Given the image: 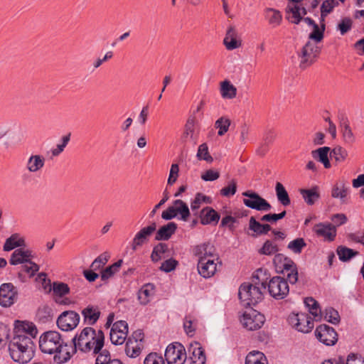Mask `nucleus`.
Returning <instances> with one entry per match:
<instances>
[{
    "instance_id": "69168bd1",
    "label": "nucleus",
    "mask_w": 364,
    "mask_h": 364,
    "mask_svg": "<svg viewBox=\"0 0 364 364\" xmlns=\"http://www.w3.org/2000/svg\"><path fill=\"white\" fill-rule=\"evenodd\" d=\"M338 6V2L335 0H325L321 6V11L329 14L333 9Z\"/></svg>"
},
{
    "instance_id": "680f3d73",
    "label": "nucleus",
    "mask_w": 364,
    "mask_h": 364,
    "mask_svg": "<svg viewBox=\"0 0 364 364\" xmlns=\"http://www.w3.org/2000/svg\"><path fill=\"white\" fill-rule=\"evenodd\" d=\"M21 268V271L29 274L30 277L34 276V274L39 270V266L31 259H29L28 262L23 263Z\"/></svg>"
},
{
    "instance_id": "0eeeda50",
    "label": "nucleus",
    "mask_w": 364,
    "mask_h": 364,
    "mask_svg": "<svg viewBox=\"0 0 364 364\" xmlns=\"http://www.w3.org/2000/svg\"><path fill=\"white\" fill-rule=\"evenodd\" d=\"M321 51L320 48L314 42L309 41L302 48L300 58V68L305 69L314 63Z\"/></svg>"
},
{
    "instance_id": "4c0bfd02",
    "label": "nucleus",
    "mask_w": 364,
    "mask_h": 364,
    "mask_svg": "<svg viewBox=\"0 0 364 364\" xmlns=\"http://www.w3.org/2000/svg\"><path fill=\"white\" fill-rule=\"evenodd\" d=\"M126 354L130 358H136L141 353L140 343L128 338L125 348Z\"/></svg>"
},
{
    "instance_id": "cd10ccee",
    "label": "nucleus",
    "mask_w": 364,
    "mask_h": 364,
    "mask_svg": "<svg viewBox=\"0 0 364 364\" xmlns=\"http://www.w3.org/2000/svg\"><path fill=\"white\" fill-rule=\"evenodd\" d=\"M154 285L151 283L144 284L138 292V299L141 304L146 305L154 294Z\"/></svg>"
},
{
    "instance_id": "a19ab883",
    "label": "nucleus",
    "mask_w": 364,
    "mask_h": 364,
    "mask_svg": "<svg viewBox=\"0 0 364 364\" xmlns=\"http://www.w3.org/2000/svg\"><path fill=\"white\" fill-rule=\"evenodd\" d=\"M122 259H119L113 264L107 267L101 272V279L102 281H106L112 277L116 272L119 270L122 264Z\"/></svg>"
},
{
    "instance_id": "4d7b16f0",
    "label": "nucleus",
    "mask_w": 364,
    "mask_h": 364,
    "mask_svg": "<svg viewBox=\"0 0 364 364\" xmlns=\"http://www.w3.org/2000/svg\"><path fill=\"white\" fill-rule=\"evenodd\" d=\"M353 21L348 17L341 19V22L337 26V29L340 33L343 36L348 33L352 28Z\"/></svg>"
},
{
    "instance_id": "49530a36",
    "label": "nucleus",
    "mask_w": 364,
    "mask_h": 364,
    "mask_svg": "<svg viewBox=\"0 0 364 364\" xmlns=\"http://www.w3.org/2000/svg\"><path fill=\"white\" fill-rule=\"evenodd\" d=\"M341 128L344 140L348 143L354 142L355 137L347 120L341 122Z\"/></svg>"
},
{
    "instance_id": "9d476101",
    "label": "nucleus",
    "mask_w": 364,
    "mask_h": 364,
    "mask_svg": "<svg viewBox=\"0 0 364 364\" xmlns=\"http://www.w3.org/2000/svg\"><path fill=\"white\" fill-rule=\"evenodd\" d=\"M164 355L168 364H183L186 359L183 346L178 343L168 345Z\"/></svg>"
},
{
    "instance_id": "603ef678",
    "label": "nucleus",
    "mask_w": 364,
    "mask_h": 364,
    "mask_svg": "<svg viewBox=\"0 0 364 364\" xmlns=\"http://www.w3.org/2000/svg\"><path fill=\"white\" fill-rule=\"evenodd\" d=\"M53 291L55 295L63 297L70 292V288L67 284L55 282L53 284Z\"/></svg>"
},
{
    "instance_id": "6e6552de",
    "label": "nucleus",
    "mask_w": 364,
    "mask_h": 364,
    "mask_svg": "<svg viewBox=\"0 0 364 364\" xmlns=\"http://www.w3.org/2000/svg\"><path fill=\"white\" fill-rule=\"evenodd\" d=\"M264 321L263 314L251 309L244 313L241 323L247 330L256 331L263 326Z\"/></svg>"
},
{
    "instance_id": "a18cd8bd",
    "label": "nucleus",
    "mask_w": 364,
    "mask_h": 364,
    "mask_svg": "<svg viewBox=\"0 0 364 364\" xmlns=\"http://www.w3.org/2000/svg\"><path fill=\"white\" fill-rule=\"evenodd\" d=\"M196 156L198 160H204L208 163L213 161V158L209 154L207 144L203 143L198 146Z\"/></svg>"
},
{
    "instance_id": "7c9ffc66",
    "label": "nucleus",
    "mask_w": 364,
    "mask_h": 364,
    "mask_svg": "<svg viewBox=\"0 0 364 364\" xmlns=\"http://www.w3.org/2000/svg\"><path fill=\"white\" fill-rule=\"evenodd\" d=\"M96 336L90 340V351L93 353H99L104 346L105 335L102 330L95 331Z\"/></svg>"
},
{
    "instance_id": "423d86ee",
    "label": "nucleus",
    "mask_w": 364,
    "mask_h": 364,
    "mask_svg": "<svg viewBox=\"0 0 364 364\" xmlns=\"http://www.w3.org/2000/svg\"><path fill=\"white\" fill-rule=\"evenodd\" d=\"M242 195L245 197L243 203L247 208L258 211H269L272 208L269 203L255 192L247 191L242 193Z\"/></svg>"
},
{
    "instance_id": "c03bdc74",
    "label": "nucleus",
    "mask_w": 364,
    "mask_h": 364,
    "mask_svg": "<svg viewBox=\"0 0 364 364\" xmlns=\"http://www.w3.org/2000/svg\"><path fill=\"white\" fill-rule=\"evenodd\" d=\"M168 251V245L165 243H159L156 245L151 252V259L154 262H156L161 259V255Z\"/></svg>"
},
{
    "instance_id": "09e8293b",
    "label": "nucleus",
    "mask_w": 364,
    "mask_h": 364,
    "mask_svg": "<svg viewBox=\"0 0 364 364\" xmlns=\"http://www.w3.org/2000/svg\"><path fill=\"white\" fill-rule=\"evenodd\" d=\"M109 258V255L107 252H104L98 256L91 264V269L94 271L100 269L107 262Z\"/></svg>"
},
{
    "instance_id": "9b49d317",
    "label": "nucleus",
    "mask_w": 364,
    "mask_h": 364,
    "mask_svg": "<svg viewBox=\"0 0 364 364\" xmlns=\"http://www.w3.org/2000/svg\"><path fill=\"white\" fill-rule=\"evenodd\" d=\"M80 321V315L74 311H63L57 319V325L64 331H72L77 327Z\"/></svg>"
},
{
    "instance_id": "f257e3e1",
    "label": "nucleus",
    "mask_w": 364,
    "mask_h": 364,
    "mask_svg": "<svg viewBox=\"0 0 364 364\" xmlns=\"http://www.w3.org/2000/svg\"><path fill=\"white\" fill-rule=\"evenodd\" d=\"M39 348L43 353L54 355V361L58 364L65 363L72 357L70 346L55 331L43 333L39 338Z\"/></svg>"
},
{
    "instance_id": "e2e57ef3",
    "label": "nucleus",
    "mask_w": 364,
    "mask_h": 364,
    "mask_svg": "<svg viewBox=\"0 0 364 364\" xmlns=\"http://www.w3.org/2000/svg\"><path fill=\"white\" fill-rule=\"evenodd\" d=\"M70 139V134H68L62 138V143L58 144L56 148L53 149L51 151L53 156H58L60 155L63 151L67 144H68Z\"/></svg>"
},
{
    "instance_id": "4be33fe9",
    "label": "nucleus",
    "mask_w": 364,
    "mask_h": 364,
    "mask_svg": "<svg viewBox=\"0 0 364 364\" xmlns=\"http://www.w3.org/2000/svg\"><path fill=\"white\" fill-rule=\"evenodd\" d=\"M177 230V224L173 222H170L166 225L161 226L156 232L155 240H168L176 232Z\"/></svg>"
},
{
    "instance_id": "4468645a",
    "label": "nucleus",
    "mask_w": 364,
    "mask_h": 364,
    "mask_svg": "<svg viewBox=\"0 0 364 364\" xmlns=\"http://www.w3.org/2000/svg\"><path fill=\"white\" fill-rule=\"evenodd\" d=\"M218 264L221 266V262L219 259H200L198 262V273L204 278H210L215 274L217 271Z\"/></svg>"
},
{
    "instance_id": "13d9d810",
    "label": "nucleus",
    "mask_w": 364,
    "mask_h": 364,
    "mask_svg": "<svg viewBox=\"0 0 364 364\" xmlns=\"http://www.w3.org/2000/svg\"><path fill=\"white\" fill-rule=\"evenodd\" d=\"M127 334L124 333L117 332L116 331L110 330L109 337L111 342L114 345H122L124 343Z\"/></svg>"
},
{
    "instance_id": "f704fd0d",
    "label": "nucleus",
    "mask_w": 364,
    "mask_h": 364,
    "mask_svg": "<svg viewBox=\"0 0 364 364\" xmlns=\"http://www.w3.org/2000/svg\"><path fill=\"white\" fill-rule=\"evenodd\" d=\"M25 246V241L23 238L19 237L18 234H13L10 237L7 238L4 245V251H10L16 247Z\"/></svg>"
},
{
    "instance_id": "a211bd4d",
    "label": "nucleus",
    "mask_w": 364,
    "mask_h": 364,
    "mask_svg": "<svg viewBox=\"0 0 364 364\" xmlns=\"http://www.w3.org/2000/svg\"><path fill=\"white\" fill-rule=\"evenodd\" d=\"M194 255L200 259H219L218 255L215 253V247L210 243H205L198 245L194 248Z\"/></svg>"
},
{
    "instance_id": "864d4df0",
    "label": "nucleus",
    "mask_w": 364,
    "mask_h": 364,
    "mask_svg": "<svg viewBox=\"0 0 364 364\" xmlns=\"http://www.w3.org/2000/svg\"><path fill=\"white\" fill-rule=\"evenodd\" d=\"M278 251L277 245L268 240L264 242L262 247L259 250V253L264 255H272Z\"/></svg>"
},
{
    "instance_id": "72a5a7b5",
    "label": "nucleus",
    "mask_w": 364,
    "mask_h": 364,
    "mask_svg": "<svg viewBox=\"0 0 364 364\" xmlns=\"http://www.w3.org/2000/svg\"><path fill=\"white\" fill-rule=\"evenodd\" d=\"M287 11L291 12L292 16L290 19L291 22L295 24H299V22L302 20V16H305L307 14L306 9L305 7H301L298 5H294L291 7H287Z\"/></svg>"
},
{
    "instance_id": "473e14b6",
    "label": "nucleus",
    "mask_w": 364,
    "mask_h": 364,
    "mask_svg": "<svg viewBox=\"0 0 364 364\" xmlns=\"http://www.w3.org/2000/svg\"><path fill=\"white\" fill-rule=\"evenodd\" d=\"M275 191L278 201L284 206H288L291 203L289 194L284 186L279 182L275 186Z\"/></svg>"
},
{
    "instance_id": "e433bc0d",
    "label": "nucleus",
    "mask_w": 364,
    "mask_h": 364,
    "mask_svg": "<svg viewBox=\"0 0 364 364\" xmlns=\"http://www.w3.org/2000/svg\"><path fill=\"white\" fill-rule=\"evenodd\" d=\"M305 305L309 308V312L316 319L321 318V311L319 309L318 301L312 297H307L304 299Z\"/></svg>"
},
{
    "instance_id": "79ce46f5",
    "label": "nucleus",
    "mask_w": 364,
    "mask_h": 364,
    "mask_svg": "<svg viewBox=\"0 0 364 364\" xmlns=\"http://www.w3.org/2000/svg\"><path fill=\"white\" fill-rule=\"evenodd\" d=\"M337 254L340 260L346 262L357 255L358 252L346 247L339 246L337 248Z\"/></svg>"
},
{
    "instance_id": "20e7f679",
    "label": "nucleus",
    "mask_w": 364,
    "mask_h": 364,
    "mask_svg": "<svg viewBox=\"0 0 364 364\" xmlns=\"http://www.w3.org/2000/svg\"><path fill=\"white\" fill-rule=\"evenodd\" d=\"M95 336V330L93 328H84L72 339L73 347L70 346L71 354L76 353L77 350L83 353L90 352V340L94 339Z\"/></svg>"
},
{
    "instance_id": "ea45409f",
    "label": "nucleus",
    "mask_w": 364,
    "mask_h": 364,
    "mask_svg": "<svg viewBox=\"0 0 364 364\" xmlns=\"http://www.w3.org/2000/svg\"><path fill=\"white\" fill-rule=\"evenodd\" d=\"M348 187L344 182L337 183L332 188L331 196L335 198H340L343 202L347 196Z\"/></svg>"
},
{
    "instance_id": "5fc2aeb1",
    "label": "nucleus",
    "mask_w": 364,
    "mask_h": 364,
    "mask_svg": "<svg viewBox=\"0 0 364 364\" xmlns=\"http://www.w3.org/2000/svg\"><path fill=\"white\" fill-rule=\"evenodd\" d=\"M262 273L263 271L261 269H258L256 274H253L252 282H250V284L260 287L261 291L266 289L267 287V282L264 281V278H261V274Z\"/></svg>"
},
{
    "instance_id": "1a4fd4ad",
    "label": "nucleus",
    "mask_w": 364,
    "mask_h": 364,
    "mask_svg": "<svg viewBox=\"0 0 364 364\" xmlns=\"http://www.w3.org/2000/svg\"><path fill=\"white\" fill-rule=\"evenodd\" d=\"M288 321L293 328L301 333H307L314 328L311 317L306 314H291Z\"/></svg>"
},
{
    "instance_id": "aec40b11",
    "label": "nucleus",
    "mask_w": 364,
    "mask_h": 364,
    "mask_svg": "<svg viewBox=\"0 0 364 364\" xmlns=\"http://www.w3.org/2000/svg\"><path fill=\"white\" fill-rule=\"evenodd\" d=\"M191 364H205L206 357L203 349L199 343L191 344L188 348Z\"/></svg>"
},
{
    "instance_id": "6ab92c4d",
    "label": "nucleus",
    "mask_w": 364,
    "mask_h": 364,
    "mask_svg": "<svg viewBox=\"0 0 364 364\" xmlns=\"http://www.w3.org/2000/svg\"><path fill=\"white\" fill-rule=\"evenodd\" d=\"M200 223L203 225L217 224L220 220V215L211 207H205L199 213Z\"/></svg>"
},
{
    "instance_id": "37998d69",
    "label": "nucleus",
    "mask_w": 364,
    "mask_h": 364,
    "mask_svg": "<svg viewBox=\"0 0 364 364\" xmlns=\"http://www.w3.org/2000/svg\"><path fill=\"white\" fill-rule=\"evenodd\" d=\"M312 27L313 31L309 35V38L314 41L316 43L321 42L323 38L326 25H321L319 27L318 24L316 23Z\"/></svg>"
},
{
    "instance_id": "338daca9",
    "label": "nucleus",
    "mask_w": 364,
    "mask_h": 364,
    "mask_svg": "<svg viewBox=\"0 0 364 364\" xmlns=\"http://www.w3.org/2000/svg\"><path fill=\"white\" fill-rule=\"evenodd\" d=\"M144 364H164L163 358L156 353L149 354L145 360Z\"/></svg>"
},
{
    "instance_id": "39448f33",
    "label": "nucleus",
    "mask_w": 364,
    "mask_h": 364,
    "mask_svg": "<svg viewBox=\"0 0 364 364\" xmlns=\"http://www.w3.org/2000/svg\"><path fill=\"white\" fill-rule=\"evenodd\" d=\"M267 288L270 296L277 300L284 299L289 291L287 281L279 276L272 278L267 284Z\"/></svg>"
},
{
    "instance_id": "7ed1b4c3",
    "label": "nucleus",
    "mask_w": 364,
    "mask_h": 364,
    "mask_svg": "<svg viewBox=\"0 0 364 364\" xmlns=\"http://www.w3.org/2000/svg\"><path fill=\"white\" fill-rule=\"evenodd\" d=\"M239 299L242 304L247 307L255 305L263 299L261 287L250 284V282L242 284L238 291Z\"/></svg>"
},
{
    "instance_id": "8fccbe9b",
    "label": "nucleus",
    "mask_w": 364,
    "mask_h": 364,
    "mask_svg": "<svg viewBox=\"0 0 364 364\" xmlns=\"http://www.w3.org/2000/svg\"><path fill=\"white\" fill-rule=\"evenodd\" d=\"M230 125V120L225 117H220L218 120H216L215 123V127L216 129H219L218 134L219 136L224 135L229 129Z\"/></svg>"
},
{
    "instance_id": "2eb2a0df",
    "label": "nucleus",
    "mask_w": 364,
    "mask_h": 364,
    "mask_svg": "<svg viewBox=\"0 0 364 364\" xmlns=\"http://www.w3.org/2000/svg\"><path fill=\"white\" fill-rule=\"evenodd\" d=\"M156 229V223H152L150 225L147 227H144L142 229H141L134 236L132 244V248L133 250H136L138 247L141 246L144 243L146 242L148 237L151 236L153 232Z\"/></svg>"
},
{
    "instance_id": "0e129e2a",
    "label": "nucleus",
    "mask_w": 364,
    "mask_h": 364,
    "mask_svg": "<svg viewBox=\"0 0 364 364\" xmlns=\"http://www.w3.org/2000/svg\"><path fill=\"white\" fill-rule=\"evenodd\" d=\"M179 167L177 164H173L171 166L169 176L167 181V184L172 186L178 177Z\"/></svg>"
},
{
    "instance_id": "393cba45",
    "label": "nucleus",
    "mask_w": 364,
    "mask_h": 364,
    "mask_svg": "<svg viewBox=\"0 0 364 364\" xmlns=\"http://www.w3.org/2000/svg\"><path fill=\"white\" fill-rule=\"evenodd\" d=\"M223 42L228 50H234L241 46L240 41L237 40V33L234 27H230L227 31Z\"/></svg>"
},
{
    "instance_id": "2f4dec72",
    "label": "nucleus",
    "mask_w": 364,
    "mask_h": 364,
    "mask_svg": "<svg viewBox=\"0 0 364 364\" xmlns=\"http://www.w3.org/2000/svg\"><path fill=\"white\" fill-rule=\"evenodd\" d=\"M220 94L224 99H233L237 95V88L228 80L220 84Z\"/></svg>"
},
{
    "instance_id": "3c124183",
    "label": "nucleus",
    "mask_w": 364,
    "mask_h": 364,
    "mask_svg": "<svg viewBox=\"0 0 364 364\" xmlns=\"http://www.w3.org/2000/svg\"><path fill=\"white\" fill-rule=\"evenodd\" d=\"M306 246V243L305 242L304 240L301 237H299L291 241L288 244L287 248L296 254H299L301 252L302 249Z\"/></svg>"
},
{
    "instance_id": "c756f323",
    "label": "nucleus",
    "mask_w": 364,
    "mask_h": 364,
    "mask_svg": "<svg viewBox=\"0 0 364 364\" xmlns=\"http://www.w3.org/2000/svg\"><path fill=\"white\" fill-rule=\"evenodd\" d=\"M173 207L175 209L176 215H180V219L187 221L190 216V210L188 205L182 200L178 199L173 201Z\"/></svg>"
},
{
    "instance_id": "c9c22d12",
    "label": "nucleus",
    "mask_w": 364,
    "mask_h": 364,
    "mask_svg": "<svg viewBox=\"0 0 364 364\" xmlns=\"http://www.w3.org/2000/svg\"><path fill=\"white\" fill-rule=\"evenodd\" d=\"M245 364H267V361L264 353L254 350L246 356Z\"/></svg>"
},
{
    "instance_id": "de8ad7c7",
    "label": "nucleus",
    "mask_w": 364,
    "mask_h": 364,
    "mask_svg": "<svg viewBox=\"0 0 364 364\" xmlns=\"http://www.w3.org/2000/svg\"><path fill=\"white\" fill-rule=\"evenodd\" d=\"M330 156L337 162H343L348 156V151L344 148L337 146L331 150Z\"/></svg>"
},
{
    "instance_id": "f3484780",
    "label": "nucleus",
    "mask_w": 364,
    "mask_h": 364,
    "mask_svg": "<svg viewBox=\"0 0 364 364\" xmlns=\"http://www.w3.org/2000/svg\"><path fill=\"white\" fill-rule=\"evenodd\" d=\"M38 333V330L33 323L27 321L15 322L14 335H24L26 336L35 338Z\"/></svg>"
},
{
    "instance_id": "bf43d9fd",
    "label": "nucleus",
    "mask_w": 364,
    "mask_h": 364,
    "mask_svg": "<svg viewBox=\"0 0 364 364\" xmlns=\"http://www.w3.org/2000/svg\"><path fill=\"white\" fill-rule=\"evenodd\" d=\"M237 191V182L235 179H232L228 184V186L220 190V194L225 197H229L235 194Z\"/></svg>"
},
{
    "instance_id": "5701e85b",
    "label": "nucleus",
    "mask_w": 364,
    "mask_h": 364,
    "mask_svg": "<svg viewBox=\"0 0 364 364\" xmlns=\"http://www.w3.org/2000/svg\"><path fill=\"white\" fill-rule=\"evenodd\" d=\"M283 269L284 274L287 275L288 281L291 284H295L298 280V272L296 264L292 260L285 258Z\"/></svg>"
},
{
    "instance_id": "412c9836",
    "label": "nucleus",
    "mask_w": 364,
    "mask_h": 364,
    "mask_svg": "<svg viewBox=\"0 0 364 364\" xmlns=\"http://www.w3.org/2000/svg\"><path fill=\"white\" fill-rule=\"evenodd\" d=\"M299 193L304 202L308 205H314L319 200L321 196L319 188L316 186L309 189L301 188L299 190Z\"/></svg>"
},
{
    "instance_id": "ddd939ff",
    "label": "nucleus",
    "mask_w": 364,
    "mask_h": 364,
    "mask_svg": "<svg viewBox=\"0 0 364 364\" xmlns=\"http://www.w3.org/2000/svg\"><path fill=\"white\" fill-rule=\"evenodd\" d=\"M18 292L11 283H5L0 286V305L3 307L11 306L17 299Z\"/></svg>"
},
{
    "instance_id": "dca6fc26",
    "label": "nucleus",
    "mask_w": 364,
    "mask_h": 364,
    "mask_svg": "<svg viewBox=\"0 0 364 364\" xmlns=\"http://www.w3.org/2000/svg\"><path fill=\"white\" fill-rule=\"evenodd\" d=\"M313 230L318 236L323 237L328 241L334 240L336 235V227L330 223H318L314 227Z\"/></svg>"
},
{
    "instance_id": "b1692460",
    "label": "nucleus",
    "mask_w": 364,
    "mask_h": 364,
    "mask_svg": "<svg viewBox=\"0 0 364 364\" xmlns=\"http://www.w3.org/2000/svg\"><path fill=\"white\" fill-rule=\"evenodd\" d=\"M84 321L89 325L95 324L100 316V311L97 306L89 305L82 311Z\"/></svg>"
},
{
    "instance_id": "58836bf2",
    "label": "nucleus",
    "mask_w": 364,
    "mask_h": 364,
    "mask_svg": "<svg viewBox=\"0 0 364 364\" xmlns=\"http://www.w3.org/2000/svg\"><path fill=\"white\" fill-rule=\"evenodd\" d=\"M265 17L270 25L277 26L280 24L282 16L281 13L274 9H267L265 11Z\"/></svg>"
},
{
    "instance_id": "6e6d98bb",
    "label": "nucleus",
    "mask_w": 364,
    "mask_h": 364,
    "mask_svg": "<svg viewBox=\"0 0 364 364\" xmlns=\"http://www.w3.org/2000/svg\"><path fill=\"white\" fill-rule=\"evenodd\" d=\"M325 319L333 324H337L340 321L338 312L333 308H328L325 310Z\"/></svg>"
},
{
    "instance_id": "774afa93",
    "label": "nucleus",
    "mask_w": 364,
    "mask_h": 364,
    "mask_svg": "<svg viewBox=\"0 0 364 364\" xmlns=\"http://www.w3.org/2000/svg\"><path fill=\"white\" fill-rule=\"evenodd\" d=\"M112 360L109 353L107 350H104L99 353L95 364H108Z\"/></svg>"
},
{
    "instance_id": "f03ea898",
    "label": "nucleus",
    "mask_w": 364,
    "mask_h": 364,
    "mask_svg": "<svg viewBox=\"0 0 364 364\" xmlns=\"http://www.w3.org/2000/svg\"><path fill=\"white\" fill-rule=\"evenodd\" d=\"M9 350L15 362L27 363L34 355V344L29 336L14 335L9 344Z\"/></svg>"
},
{
    "instance_id": "052dcab7",
    "label": "nucleus",
    "mask_w": 364,
    "mask_h": 364,
    "mask_svg": "<svg viewBox=\"0 0 364 364\" xmlns=\"http://www.w3.org/2000/svg\"><path fill=\"white\" fill-rule=\"evenodd\" d=\"M287 214L286 210L282 211L280 213H269L263 215L260 220L263 222L276 223L277 220H281L285 217Z\"/></svg>"
},
{
    "instance_id": "a878e982",
    "label": "nucleus",
    "mask_w": 364,
    "mask_h": 364,
    "mask_svg": "<svg viewBox=\"0 0 364 364\" xmlns=\"http://www.w3.org/2000/svg\"><path fill=\"white\" fill-rule=\"evenodd\" d=\"M45 164V159L41 155H31L26 164V169L31 173L40 171Z\"/></svg>"
},
{
    "instance_id": "bb28decb",
    "label": "nucleus",
    "mask_w": 364,
    "mask_h": 364,
    "mask_svg": "<svg viewBox=\"0 0 364 364\" xmlns=\"http://www.w3.org/2000/svg\"><path fill=\"white\" fill-rule=\"evenodd\" d=\"M31 257V251L23 250V249L20 248L16 250L12 253L9 262L12 265H17L18 264H23L28 262Z\"/></svg>"
},
{
    "instance_id": "c85d7f7f",
    "label": "nucleus",
    "mask_w": 364,
    "mask_h": 364,
    "mask_svg": "<svg viewBox=\"0 0 364 364\" xmlns=\"http://www.w3.org/2000/svg\"><path fill=\"white\" fill-rule=\"evenodd\" d=\"M329 151V147L323 146L312 151L311 155L314 159L322 163L326 168H329L331 167V163L328 157Z\"/></svg>"
},
{
    "instance_id": "f8f14e48",
    "label": "nucleus",
    "mask_w": 364,
    "mask_h": 364,
    "mask_svg": "<svg viewBox=\"0 0 364 364\" xmlns=\"http://www.w3.org/2000/svg\"><path fill=\"white\" fill-rule=\"evenodd\" d=\"M315 336L317 339L326 346H333L338 341V334L333 328L326 325H320L316 328Z\"/></svg>"
}]
</instances>
